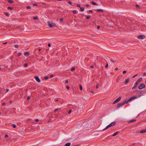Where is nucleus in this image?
<instances>
[{
  "mask_svg": "<svg viewBox=\"0 0 146 146\" xmlns=\"http://www.w3.org/2000/svg\"><path fill=\"white\" fill-rule=\"evenodd\" d=\"M116 124V122H113L111 123L110 124L108 125H107L106 127L104 128V129H103V130H106V129L108 128L109 127H111L112 126H113L114 125H115Z\"/></svg>",
  "mask_w": 146,
  "mask_h": 146,
  "instance_id": "obj_1",
  "label": "nucleus"
},
{
  "mask_svg": "<svg viewBox=\"0 0 146 146\" xmlns=\"http://www.w3.org/2000/svg\"><path fill=\"white\" fill-rule=\"evenodd\" d=\"M128 103V102L125 101L124 102L121 103L119 104L117 106V108H119L122 106L123 105H124L125 104H126Z\"/></svg>",
  "mask_w": 146,
  "mask_h": 146,
  "instance_id": "obj_2",
  "label": "nucleus"
},
{
  "mask_svg": "<svg viewBox=\"0 0 146 146\" xmlns=\"http://www.w3.org/2000/svg\"><path fill=\"white\" fill-rule=\"evenodd\" d=\"M48 26L50 28H52L53 27L56 26L55 23H52L50 24V21H48Z\"/></svg>",
  "mask_w": 146,
  "mask_h": 146,
  "instance_id": "obj_3",
  "label": "nucleus"
},
{
  "mask_svg": "<svg viewBox=\"0 0 146 146\" xmlns=\"http://www.w3.org/2000/svg\"><path fill=\"white\" fill-rule=\"evenodd\" d=\"M145 87V85L144 84H140V86L139 87V90H141L144 88Z\"/></svg>",
  "mask_w": 146,
  "mask_h": 146,
  "instance_id": "obj_4",
  "label": "nucleus"
},
{
  "mask_svg": "<svg viewBox=\"0 0 146 146\" xmlns=\"http://www.w3.org/2000/svg\"><path fill=\"white\" fill-rule=\"evenodd\" d=\"M137 37L139 39H143L145 38V36L144 35H139V36H137Z\"/></svg>",
  "mask_w": 146,
  "mask_h": 146,
  "instance_id": "obj_5",
  "label": "nucleus"
},
{
  "mask_svg": "<svg viewBox=\"0 0 146 146\" xmlns=\"http://www.w3.org/2000/svg\"><path fill=\"white\" fill-rule=\"evenodd\" d=\"M121 99V97H119L118 98H117L116 100H115L113 103V104H115L118 102L119 101H120V100Z\"/></svg>",
  "mask_w": 146,
  "mask_h": 146,
  "instance_id": "obj_6",
  "label": "nucleus"
},
{
  "mask_svg": "<svg viewBox=\"0 0 146 146\" xmlns=\"http://www.w3.org/2000/svg\"><path fill=\"white\" fill-rule=\"evenodd\" d=\"M137 98V97L135 96H134L132 97H131L128 100V101H127V102H128V103L130 101H132V100L135 99H136Z\"/></svg>",
  "mask_w": 146,
  "mask_h": 146,
  "instance_id": "obj_7",
  "label": "nucleus"
},
{
  "mask_svg": "<svg viewBox=\"0 0 146 146\" xmlns=\"http://www.w3.org/2000/svg\"><path fill=\"white\" fill-rule=\"evenodd\" d=\"M139 84V83L136 81L135 84L134 86L132 88V89L133 90V89H135Z\"/></svg>",
  "mask_w": 146,
  "mask_h": 146,
  "instance_id": "obj_8",
  "label": "nucleus"
},
{
  "mask_svg": "<svg viewBox=\"0 0 146 146\" xmlns=\"http://www.w3.org/2000/svg\"><path fill=\"white\" fill-rule=\"evenodd\" d=\"M35 79L38 82H40V80L38 76H36L35 77Z\"/></svg>",
  "mask_w": 146,
  "mask_h": 146,
  "instance_id": "obj_9",
  "label": "nucleus"
},
{
  "mask_svg": "<svg viewBox=\"0 0 146 146\" xmlns=\"http://www.w3.org/2000/svg\"><path fill=\"white\" fill-rule=\"evenodd\" d=\"M130 81V79L129 78H127V79L125 82V84H127Z\"/></svg>",
  "mask_w": 146,
  "mask_h": 146,
  "instance_id": "obj_10",
  "label": "nucleus"
},
{
  "mask_svg": "<svg viewBox=\"0 0 146 146\" xmlns=\"http://www.w3.org/2000/svg\"><path fill=\"white\" fill-rule=\"evenodd\" d=\"M142 78H140L138 79V80L137 81V82L139 83V82L142 81Z\"/></svg>",
  "mask_w": 146,
  "mask_h": 146,
  "instance_id": "obj_11",
  "label": "nucleus"
},
{
  "mask_svg": "<svg viewBox=\"0 0 146 146\" xmlns=\"http://www.w3.org/2000/svg\"><path fill=\"white\" fill-rule=\"evenodd\" d=\"M24 54L25 56H28L29 54V53L28 52H24Z\"/></svg>",
  "mask_w": 146,
  "mask_h": 146,
  "instance_id": "obj_12",
  "label": "nucleus"
},
{
  "mask_svg": "<svg viewBox=\"0 0 146 146\" xmlns=\"http://www.w3.org/2000/svg\"><path fill=\"white\" fill-rule=\"evenodd\" d=\"M136 120H137L136 119H133V120H131L129 121L128 122V123H131V122H133L136 121Z\"/></svg>",
  "mask_w": 146,
  "mask_h": 146,
  "instance_id": "obj_13",
  "label": "nucleus"
},
{
  "mask_svg": "<svg viewBox=\"0 0 146 146\" xmlns=\"http://www.w3.org/2000/svg\"><path fill=\"white\" fill-rule=\"evenodd\" d=\"M146 132V129L140 131L141 133H143Z\"/></svg>",
  "mask_w": 146,
  "mask_h": 146,
  "instance_id": "obj_14",
  "label": "nucleus"
},
{
  "mask_svg": "<svg viewBox=\"0 0 146 146\" xmlns=\"http://www.w3.org/2000/svg\"><path fill=\"white\" fill-rule=\"evenodd\" d=\"M70 143H68L65 144L64 146H70Z\"/></svg>",
  "mask_w": 146,
  "mask_h": 146,
  "instance_id": "obj_15",
  "label": "nucleus"
},
{
  "mask_svg": "<svg viewBox=\"0 0 146 146\" xmlns=\"http://www.w3.org/2000/svg\"><path fill=\"white\" fill-rule=\"evenodd\" d=\"M97 11L98 12H103V10L102 9H97Z\"/></svg>",
  "mask_w": 146,
  "mask_h": 146,
  "instance_id": "obj_16",
  "label": "nucleus"
},
{
  "mask_svg": "<svg viewBox=\"0 0 146 146\" xmlns=\"http://www.w3.org/2000/svg\"><path fill=\"white\" fill-rule=\"evenodd\" d=\"M118 133V132L117 131L116 132H115V133H114L112 135V136H114L115 135H116L117 133Z\"/></svg>",
  "mask_w": 146,
  "mask_h": 146,
  "instance_id": "obj_17",
  "label": "nucleus"
},
{
  "mask_svg": "<svg viewBox=\"0 0 146 146\" xmlns=\"http://www.w3.org/2000/svg\"><path fill=\"white\" fill-rule=\"evenodd\" d=\"M84 7H81L80 8V10L81 11H83L84 10Z\"/></svg>",
  "mask_w": 146,
  "mask_h": 146,
  "instance_id": "obj_18",
  "label": "nucleus"
},
{
  "mask_svg": "<svg viewBox=\"0 0 146 146\" xmlns=\"http://www.w3.org/2000/svg\"><path fill=\"white\" fill-rule=\"evenodd\" d=\"M8 2L11 3H13V1L11 0H8Z\"/></svg>",
  "mask_w": 146,
  "mask_h": 146,
  "instance_id": "obj_19",
  "label": "nucleus"
},
{
  "mask_svg": "<svg viewBox=\"0 0 146 146\" xmlns=\"http://www.w3.org/2000/svg\"><path fill=\"white\" fill-rule=\"evenodd\" d=\"M12 126L14 128H15L16 127V125L14 124H12Z\"/></svg>",
  "mask_w": 146,
  "mask_h": 146,
  "instance_id": "obj_20",
  "label": "nucleus"
},
{
  "mask_svg": "<svg viewBox=\"0 0 146 146\" xmlns=\"http://www.w3.org/2000/svg\"><path fill=\"white\" fill-rule=\"evenodd\" d=\"M90 17H91L90 15H87L86 16V19H89L90 18Z\"/></svg>",
  "mask_w": 146,
  "mask_h": 146,
  "instance_id": "obj_21",
  "label": "nucleus"
},
{
  "mask_svg": "<svg viewBox=\"0 0 146 146\" xmlns=\"http://www.w3.org/2000/svg\"><path fill=\"white\" fill-rule=\"evenodd\" d=\"M5 15L7 17L9 16V14L8 13L5 12Z\"/></svg>",
  "mask_w": 146,
  "mask_h": 146,
  "instance_id": "obj_22",
  "label": "nucleus"
},
{
  "mask_svg": "<svg viewBox=\"0 0 146 146\" xmlns=\"http://www.w3.org/2000/svg\"><path fill=\"white\" fill-rule=\"evenodd\" d=\"M120 76H119L116 79V82H118L119 80V77Z\"/></svg>",
  "mask_w": 146,
  "mask_h": 146,
  "instance_id": "obj_23",
  "label": "nucleus"
},
{
  "mask_svg": "<svg viewBox=\"0 0 146 146\" xmlns=\"http://www.w3.org/2000/svg\"><path fill=\"white\" fill-rule=\"evenodd\" d=\"M80 89L81 90H82V87L81 85H80Z\"/></svg>",
  "mask_w": 146,
  "mask_h": 146,
  "instance_id": "obj_24",
  "label": "nucleus"
},
{
  "mask_svg": "<svg viewBox=\"0 0 146 146\" xmlns=\"http://www.w3.org/2000/svg\"><path fill=\"white\" fill-rule=\"evenodd\" d=\"M33 19L34 20H37L38 19V17L37 16L34 17Z\"/></svg>",
  "mask_w": 146,
  "mask_h": 146,
  "instance_id": "obj_25",
  "label": "nucleus"
},
{
  "mask_svg": "<svg viewBox=\"0 0 146 146\" xmlns=\"http://www.w3.org/2000/svg\"><path fill=\"white\" fill-rule=\"evenodd\" d=\"M91 3L93 5H97L96 3L94 2H91Z\"/></svg>",
  "mask_w": 146,
  "mask_h": 146,
  "instance_id": "obj_26",
  "label": "nucleus"
},
{
  "mask_svg": "<svg viewBox=\"0 0 146 146\" xmlns=\"http://www.w3.org/2000/svg\"><path fill=\"white\" fill-rule=\"evenodd\" d=\"M58 110V108L54 110V112H56Z\"/></svg>",
  "mask_w": 146,
  "mask_h": 146,
  "instance_id": "obj_27",
  "label": "nucleus"
},
{
  "mask_svg": "<svg viewBox=\"0 0 146 146\" xmlns=\"http://www.w3.org/2000/svg\"><path fill=\"white\" fill-rule=\"evenodd\" d=\"M75 70V68L74 67H72L71 69V71H73Z\"/></svg>",
  "mask_w": 146,
  "mask_h": 146,
  "instance_id": "obj_28",
  "label": "nucleus"
},
{
  "mask_svg": "<svg viewBox=\"0 0 146 146\" xmlns=\"http://www.w3.org/2000/svg\"><path fill=\"white\" fill-rule=\"evenodd\" d=\"M13 8L12 7H8V9H11V10H12L13 9Z\"/></svg>",
  "mask_w": 146,
  "mask_h": 146,
  "instance_id": "obj_29",
  "label": "nucleus"
},
{
  "mask_svg": "<svg viewBox=\"0 0 146 146\" xmlns=\"http://www.w3.org/2000/svg\"><path fill=\"white\" fill-rule=\"evenodd\" d=\"M27 9H31V7L30 6H28L27 7Z\"/></svg>",
  "mask_w": 146,
  "mask_h": 146,
  "instance_id": "obj_30",
  "label": "nucleus"
},
{
  "mask_svg": "<svg viewBox=\"0 0 146 146\" xmlns=\"http://www.w3.org/2000/svg\"><path fill=\"white\" fill-rule=\"evenodd\" d=\"M72 112V110H70L68 112V114H70Z\"/></svg>",
  "mask_w": 146,
  "mask_h": 146,
  "instance_id": "obj_31",
  "label": "nucleus"
},
{
  "mask_svg": "<svg viewBox=\"0 0 146 146\" xmlns=\"http://www.w3.org/2000/svg\"><path fill=\"white\" fill-rule=\"evenodd\" d=\"M72 12L74 14H75L76 13V10H73L72 11Z\"/></svg>",
  "mask_w": 146,
  "mask_h": 146,
  "instance_id": "obj_32",
  "label": "nucleus"
},
{
  "mask_svg": "<svg viewBox=\"0 0 146 146\" xmlns=\"http://www.w3.org/2000/svg\"><path fill=\"white\" fill-rule=\"evenodd\" d=\"M27 66H28V65L27 64H24V66L25 67H27Z\"/></svg>",
  "mask_w": 146,
  "mask_h": 146,
  "instance_id": "obj_33",
  "label": "nucleus"
},
{
  "mask_svg": "<svg viewBox=\"0 0 146 146\" xmlns=\"http://www.w3.org/2000/svg\"><path fill=\"white\" fill-rule=\"evenodd\" d=\"M127 72V71H124L123 72V74H125Z\"/></svg>",
  "mask_w": 146,
  "mask_h": 146,
  "instance_id": "obj_34",
  "label": "nucleus"
},
{
  "mask_svg": "<svg viewBox=\"0 0 146 146\" xmlns=\"http://www.w3.org/2000/svg\"><path fill=\"white\" fill-rule=\"evenodd\" d=\"M63 19L62 18H61L60 19V22H62L63 21Z\"/></svg>",
  "mask_w": 146,
  "mask_h": 146,
  "instance_id": "obj_35",
  "label": "nucleus"
},
{
  "mask_svg": "<svg viewBox=\"0 0 146 146\" xmlns=\"http://www.w3.org/2000/svg\"><path fill=\"white\" fill-rule=\"evenodd\" d=\"M138 75V74H136V75H135L133 76V78H134L136 76H137V75Z\"/></svg>",
  "mask_w": 146,
  "mask_h": 146,
  "instance_id": "obj_36",
  "label": "nucleus"
},
{
  "mask_svg": "<svg viewBox=\"0 0 146 146\" xmlns=\"http://www.w3.org/2000/svg\"><path fill=\"white\" fill-rule=\"evenodd\" d=\"M18 45H15V47L16 48H18Z\"/></svg>",
  "mask_w": 146,
  "mask_h": 146,
  "instance_id": "obj_37",
  "label": "nucleus"
},
{
  "mask_svg": "<svg viewBox=\"0 0 146 146\" xmlns=\"http://www.w3.org/2000/svg\"><path fill=\"white\" fill-rule=\"evenodd\" d=\"M142 95H139V96H136V97H137V98H139L140 97H141L142 96Z\"/></svg>",
  "mask_w": 146,
  "mask_h": 146,
  "instance_id": "obj_38",
  "label": "nucleus"
},
{
  "mask_svg": "<svg viewBox=\"0 0 146 146\" xmlns=\"http://www.w3.org/2000/svg\"><path fill=\"white\" fill-rule=\"evenodd\" d=\"M21 53H20V52L18 54V56H21Z\"/></svg>",
  "mask_w": 146,
  "mask_h": 146,
  "instance_id": "obj_39",
  "label": "nucleus"
},
{
  "mask_svg": "<svg viewBox=\"0 0 146 146\" xmlns=\"http://www.w3.org/2000/svg\"><path fill=\"white\" fill-rule=\"evenodd\" d=\"M48 77H45V78H44V79H45V80H47V79H48Z\"/></svg>",
  "mask_w": 146,
  "mask_h": 146,
  "instance_id": "obj_40",
  "label": "nucleus"
},
{
  "mask_svg": "<svg viewBox=\"0 0 146 146\" xmlns=\"http://www.w3.org/2000/svg\"><path fill=\"white\" fill-rule=\"evenodd\" d=\"M77 6L78 7H80V4H78L77 5Z\"/></svg>",
  "mask_w": 146,
  "mask_h": 146,
  "instance_id": "obj_41",
  "label": "nucleus"
},
{
  "mask_svg": "<svg viewBox=\"0 0 146 146\" xmlns=\"http://www.w3.org/2000/svg\"><path fill=\"white\" fill-rule=\"evenodd\" d=\"M108 63H107L106 65V66L105 67L106 68H107L108 67Z\"/></svg>",
  "mask_w": 146,
  "mask_h": 146,
  "instance_id": "obj_42",
  "label": "nucleus"
},
{
  "mask_svg": "<svg viewBox=\"0 0 146 146\" xmlns=\"http://www.w3.org/2000/svg\"><path fill=\"white\" fill-rule=\"evenodd\" d=\"M65 83H68V80H65Z\"/></svg>",
  "mask_w": 146,
  "mask_h": 146,
  "instance_id": "obj_43",
  "label": "nucleus"
},
{
  "mask_svg": "<svg viewBox=\"0 0 146 146\" xmlns=\"http://www.w3.org/2000/svg\"><path fill=\"white\" fill-rule=\"evenodd\" d=\"M7 42H5V43H3V44H4V45H5V44H7Z\"/></svg>",
  "mask_w": 146,
  "mask_h": 146,
  "instance_id": "obj_44",
  "label": "nucleus"
},
{
  "mask_svg": "<svg viewBox=\"0 0 146 146\" xmlns=\"http://www.w3.org/2000/svg\"><path fill=\"white\" fill-rule=\"evenodd\" d=\"M68 3L70 5H72V2L70 1H69L68 2Z\"/></svg>",
  "mask_w": 146,
  "mask_h": 146,
  "instance_id": "obj_45",
  "label": "nucleus"
},
{
  "mask_svg": "<svg viewBox=\"0 0 146 146\" xmlns=\"http://www.w3.org/2000/svg\"><path fill=\"white\" fill-rule=\"evenodd\" d=\"M66 88L67 89H68V90H69V88H70L69 87V86H67L66 87Z\"/></svg>",
  "mask_w": 146,
  "mask_h": 146,
  "instance_id": "obj_46",
  "label": "nucleus"
},
{
  "mask_svg": "<svg viewBox=\"0 0 146 146\" xmlns=\"http://www.w3.org/2000/svg\"><path fill=\"white\" fill-rule=\"evenodd\" d=\"M5 138H7V137H8V136L7 135H5Z\"/></svg>",
  "mask_w": 146,
  "mask_h": 146,
  "instance_id": "obj_47",
  "label": "nucleus"
},
{
  "mask_svg": "<svg viewBox=\"0 0 146 146\" xmlns=\"http://www.w3.org/2000/svg\"><path fill=\"white\" fill-rule=\"evenodd\" d=\"M5 103L4 102L2 104V105L3 106H5Z\"/></svg>",
  "mask_w": 146,
  "mask_h": 146,
  "instance_id": "obj_48",
  "label": "nucleus"
},
{
  "mask_svg": "<svg viewBox=\"0 0 146 146\" xmlns=\"http://www.w3.org/2000/svg\"><path fill=\"white\" fill-rule=\"evenodd\" d=\"M30 99V97L29 96H28L27 98V100H29Z\"/></svg>",
  "mask_w": 146,
  "mask_h": 146,
  "instance_id": "obj_49",
  "label": "nucleus"
},
{
  "mask_svg": "<svg viewBox=\"0 0 146 146\" xmlns=\"http://www.w3.org/2000/svg\"><path fill=\"white\" fill-rule=\"evenodd\" d=\"M53 75H50V78H52V77H53Z\"/></svg>",
  "mask_w": 146,
  "mask_h": 146,
  "instance_id": "obj_50",
  "label": "nucleus"
},
{
  "mask_svg": "<svg viewBox=\"0 0 146 146\" xmlns=\"http://www.w3.org/2000/svg\"><path fill=\"white\" fill-rule=\"evenodd\" d=\"M111 60V61H112V62H114V63L115 62V61H113V60H111H111Z\"/></svg>",
  "mask_w": 146,
  "mask_h": 146,
  "instance_id": "obj_51",
  "label": "nucleus"
},
{
  "mask_svg": "<svg viewBox=\"0 0 146 146\" xmlns=\"http://www.w3.org/2000/svg\"><path fill=\"white\" fill-rule=\"evenodd\" d=\"M48 47H50V46H51V44L50 43H49L48 45Z\"/></svg>",
  "mask_w": 146,
  "mask_h": 146,
  "instance_id": "obj_52",
  "label": "nucleus"
},
{
  "mask_svg": "<svg viewBox=\"0 0 146 146\" xmlns=\"http://www.w3.org/2000/svg\"><path fill=\"white\" fill-rule=\"evenodd\" d=\"M89 12L90 13H92L93 11L92 10H90Z\"/></svg>",
  "mask_w": 146,
  "mask_h": 146,
  "instance_id": "obj_53",
  "label": "nucleus"
},
{
  "mask_svg": "<svg viewBox=\"0 0 146 146\" xmlns=\"http://www.w3.org/2000/svg\"><path fill=\"white\" fill-rule=\"evenodd\" d=\"M33 6H36L37 5V4H35V3H34L33 4Z\"/></svg>",
  "mask_w": 146,
  "mask_h": 146,
  "instance_id": "obj_54",
  "label": "nucleus"
},
{
  "mask_svg": "<svg viewBox=\"0 0 146 146\" xmlns=\"http://www.w3.org/2000/svg\"><path fill=\"white\" fill-rule=\"evenodd\" d=\"M6 91L7 92H8L9 91V89H6Z\"/></svg>",
  "mask_w": 146,
  "mask_h": 146,
  "instance_id": "obj_55",
  "label": "nucleus"
},
{
  "mask_svg": "<svg viewBox=\"0 0 146 146\" xmlns=\"http://www.w3.org/2000/svg\"><path fill=\"white\" fill-rule=\"evenodd\" d=\"M38 119H35V121H36V122H38Z\"/></svg>",
  "mask_w": 146,
  "mask_h": 146,
  "instance_id": "obj_56",
  "label": "nucleus"
},
{
  "mask_svg": "<svg viewBox=\"0 0 146 146\" xmlns=\"http://www.w3.org/2000/svg\"><path fill=\"white\" fill-rule=\"evenodd\" d=\"M100 28V26H97V28L98 29H99Z\"/></svg>",
  "mask_w": 146,
  "mask_h": 146,
  "instance_id": "obj_57",
  "label": "nucleus"
},
{
  "mask_svg": "<svg viewBox=\"0 0 146 146\" xmlns=\"http://www.w3.org/2000/svg\"><path fill=\"white\" fill-rule=\"evenodd\" d=\"M86 6L87 7H89V5H88V4H87L86 5Z\"/></svg>",
  "mask_w": 146,
  "mask_h": 146,
  "instance_id": "obj_58",
  "label": "nucleus"
},
{
  "mask_svg": "<svg viewBox=\"0 0 146 146\" xmlns=\"http://www.w3.org/2000/svg\"><path fill=\"white\" fill-rule=\"evenodd\" d=\"M115 70H118V68H115Z\"/></svg>",
  "mask_w": 146,
  "mask_h": 146,
  "instance_id": "obj_59",
  "label": "nucleus"
},
{
  "mask_svg": "<svg viewBox=\"0 0 146 146\" xmlns=\"http://www.w3.org/2000/svg\"><path fill=\"white\" fill-rule=\"evenodd\" d=\"M98 85H97L96 86V88H98Z\"/></svg>",
  "mask_w": 146,
  "mask_h": 146,
  "instance_id": "obj_60",
  "label": "nucleus"
},
{
  "mask_svg": "<svg viewBox=\"0 0 146 146\" xmlns=\"http://www.w3.org/2000/svg\"><path fill=\"white\" fill-rule=\"evenodd\" d=\"M93 67H93V66H90V68H93Z\"/></svg>",
  "mask_w": 146,
  "mask_h": 146,
  "instance_id": "obj_61",
  "label": "nucleus"
},
{
  "mask_svg": "<svg viewBox=\"0 0 146 146\" xmlns=\"http://www.w3.org/2000/svg\"><path fill=\"white\" fill-rule=\"evenodd\" d=\"M135 144V143H133L132 144V145H133Z\"/></svg>",
  "mask_w": 146,
  "mask_h": 146,
  "instance_id": "obj_62",
  "label": "nucleus"
},
{
  "mask_svg": "<svg viewBox=\"0 0 146 146\" xmlns=\"http://www.w3.org/2000/svg\"><path fill=\"white\" fill-rule=\"evenodd\" d=\"M55 100H56V101H58V99H57V98H56L55 99Z\"/></svg>",
  "mask_w": 146,
  "mask_h": 146,
  "instance_id": "obj_63",
  "label": "nucleus"
},
{
  "mask_svg": "<svg viewBox=\"0 0 146 146\" xmlns=\"http://www.w3.org/2000/svg\"><path fill=\"white\" fill-rule=\"evenodd\" d=\"M136 7H139V5H136Z\"/></svg>",
  "mask_w": 146,
  "mask_h": 146,
  "instance_id": "obj_64",
  "label": "nucleus"
}]
</instances>
